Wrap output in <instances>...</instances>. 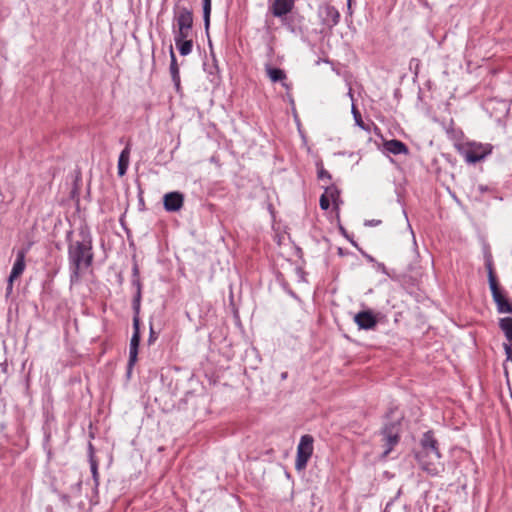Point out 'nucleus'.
Instances as JSON below:
<instances>
[{"label":"nucleus","mask_w":512,"mask_h":512,"mask_svg":"<svg viewBox=\"0 0 512 512\" xmlns=\"http://www.w3.org/2000/svg\"><path fill=\"white\" fill-rule=\"evenodd\" d=\"M188 37L189 36L182 37L180 35H175L174 37L176 47L182 56H186L192 51L193 42L192 40H189Z\"/></svg>","instance_id":"17"},{"label":"nucleus","mask_w":512,"mask_h":512,"mask_svg":"<svg viewBox=\"0 0 512 512\" xmlns=\"http://www.w3.org/2000/svg\"><path fill=\"white\" fill-rule=\"evenodd\" d=\"M339 197V191L338 189L331 185L325 187V193L321 195L320 197V207L323 210H327L330 207V199L333 202H336V198Z\"/></svg>","instance_id":"14"},{"label":"nucleus","mask_w":512,"mask_h":512,"mask_svg":"<svg viewBox=\"0 0 512 512\" xmlns=\"http://www.w3.org/2000/svg\"><path fill=\"white\" fill-rule=\"evenodd\" d=\"M352 113H353V116H354V119L356 121V124L358 126H360L361 128H364V123L362 121V118H361V114L360 112L356 109V107L353 105L352 106Z\"/></svg>","instance_id":"24"},{"label":"nucleus","mask_w":512,"mask_h":512,"mask_svg":"<svg viewBox=\"0 0 512 512\" xmlns=\"http://www.w3.org/2000/svg\"><path fill=\"white\" fill-rule=\"evenodd\" d=\"M294 6V0H274L269 9L274 17L283 18L292 12Z\"/></svg>","instance_id":"9"},{"label":"nucleus","mask_w":512,"mask_h":512,"mask_svg":"<svg viewBox=\"0 0 512 512\" xmlns=\"http://www.w3.org/2000/svg\"><path fill=\"white\" fill-rule=\"evenodd\" d=\"M491 144H482L477 142H466L458 146V152L464 157L466 162L475 164L483 160L492 152Z\"/></svg>","instance_id":"4"},{"label":"nucleus","mask_w":512,"mask_h":512,"mask_svg":"<svg viewBox=\"0 0 512 512\" xmlns=\"http://www.w3.org/2000/svg\"><path fill=\"white\" fill-rule=\"evenodd\" d=\"M178 31L175 35L189 36L193 26V14L187 7H179L176 12Z\"/></svg>","instance_id":"8"},{"label":"nucleus","mask_w":512,"mask_h":512,"mask_svg":"<svg viewBox=\"0 0 512 512\" xmlns=\"http://www.w3.org/2000/svg\"><path fill=\"white\" fill-rule=\"evenodd\" d=\"M488 281L492 292L493 300L497 305L498 312L512 314V303L506 298L503 291L501 290L497 278L491 267H489L488 271Z\"/></svg>","instance_id":"5"},{"label":"nucleus","mask_w":512,"mask_h":512,"mask_svg":"<svg viewBox=\"0 0 512 512\" xmlns=\"http://www.w3.org/2000/svg\"><path fill=\"white\" fill-rule=\"evenodd\" d=\"M211 0H203V19L206 31L210 26Z\"/></svg>","instance_id":"22"},{"label":"nucleus","mask_w":512,"mask_h":512,"mask_svg":"<svg viewBox=\"0 0 512 512\" xmlns=\"http://www.w3.org/2000/svg\"><path fill=\"white\" fill-rule=\"evenodd\" d=\"M323 13V23L325 25L332 27L338 24L340 14L334 6L326 4L323 8Z\"/></svg>","instance_id":"13"},{"label":"nucleus","mask_w":512,"mask_h":512,"mask_svg":"<svg viewBox=\"0 0 512 512\" xmlns=\"http://www.w3.org/2000/svg\"><path fill=\"white\" fill-rule=\"evenodd\" d=\"M313 437L311 435H303L297 447V456L295 468L298 471L305 469L307 463L313 453Z\"/></svg>","instance_id":"6"},{"label":"nucleus","mask_w":512,"mask_h":512,"mask_svg":"<svg viewBox=\"0 0 512 512\" xmlns=\"http://www.w3.org/2000/svg\"><path fill=\"white\" fill-rule=\"evenodd\" d=\"M265 71L271 82L277 83L280 82L281 85L286 89H291V84L286 82L287 75L284 70L276 67H272L271 65L265 66Z\"/></svg>","instance_id":"11"},{"label":"nucleus","mask_w":512,"mask_h":512,"mask_svg":"<svg viewBox=\"0 0 512 512\" xmlns=\"http://www.w3.org/2000/svg\"><path fill=\"white\" fill-rule=\"evenodd\" d=\"M384 148L394 155L408 154L409 150L406 144L397 139H392L384 142Z\"/></svg>","instance_id":"16"},{"label":"nucleus","mask_w":512,"mask_h":512,"mask_svg":"<svg viewBox=\"0 0 512 512\" xmlns=\"http://www.w3.org/2000/svg\"><path fill=\"white\" fill-rule=\"evenodd\" d=\"M317 166H318V179H320V180H324V179L331 180L330 173L327 170H325L322 165L317 164Z\"/></svg>","instance_id":"23"},{"label":"nucleus","mask_w":512,"mask_h":512,"mask_svg":"<svg viewBox=\"0 0 512 512\" xmlns=\"http://www.w3.org/2000/svg\"><path fill=\"white\" fill-rule=\"evenodd\" d=\"M25 254V250L18 251L16 261L13 265L8 281L13 282L15 278L19 277L23 273L25 269Z\"/></svg>","instance_id":"15"},{"label":"nucleus","mask_w":512,"mask_h":512,"mask_svg":"<svg viewBox=\"0 0 512 512\" xmlns=\"http://www.w3.org/2000/svg\"><path fill=\"white\" fill-rule=\"evenodd\" d=\"M156 338H157V335H156L152 325H150L149 343H152L153 341H155Z\"/></svg>","instance_id":"26"},{"label":"nucleus","mask_w":512,"mask_h":512,"mask_svg":"<svg viewBox=\"0 0 512 512\" xmlns=\"http://www.w3.org/2000/svg\"><path fill=\"white\" fill-rule=\"evenodd\" d=\"M499 327L503 331L507 341H512V317L501 318Z\"/></svg>","instance_id":"20"},{"label":"nucleus","mask_w":512,"mask_h":512,"mask_svg":"<svg viewBox=\"0 0 512 512\" xmlns=\"http://www.w3.org/2000/svg\"><path fill=\"white\" fill-rule=\"evenodd\" d=\"M129 156H130V149L129 147H125V149L121 152L118 160V174L119 176H123L128 168L129 164Z\"/></svg>","instance_id":"19"},{"label":"nucleus","mask_w":512,"mask_h":512,"mask_svg":"<svg viewBox=\"0 0 512 512\" xmlns=\"http://www.w3.org/2000/svg\"><path fill=\"white\" fill-rule=\"evenodd\" d=\"M12 283L13 282H10L9 281V284H8V287H7V292L10 293L12 291Z\"/></svg>","instance_id":"28"},{"label":"nucleus","mask_w":512,"mask_h":512,"mask_svg":"<svg viewBox=\"0 0 512 512\" xmlns=\"http://www.w3.org/2000/svg\"><path fill=\"white\" fill-rule=\"evenodd\" d=\"M355 323L360 329H373L377 325V319L372 311L365 310L357 313L354 317Z\"/></svg>","instance_id":"10"},{"label":"nucleus","mask_w":512,"mask_h":512,"mask_svg":"<svg viewBox=\"0 0 512 512\" xmlns=\"http://www.w3.org/2000/svg\"><path fill=\"white\" fill-rule=\"evenodd\" d=\"M400 424L398 422H392L389 424H385V426L381 430V434L383 436L382 441L384 442L385 450L382 454V457L385 458L393 449V447L398 444L400 436Z\"/></svg>","instance_id":"7"},{"label":"nucleus","mask_w":512,"mask_h":512,"mask_svg":"<svg viewBox=\"0 0 512 512\" xmlns=\"http://www.w3.org/2000/svg\"><path fill=\"white\" fill-rule=\"evenodd\" d=\"M440 457L438 442L433 433L431 431L424 433L421 439V449L416 453L421 468L431 475L438 474L440 471Z\"/></svg>","instance_id":"1"},{"label":"nucleus","mask_w":512,"mask_h":512,"mask_svg":"<svg viewBox=\"0 0 512 512\" xmlns=\"http://www.w3.org/2000/svg\"><path fill=\"white\" fill-rule=\"evenodd\" d=\"M133 284L136 286L137 291L136 295L133 299V335L130 340V347H129V360L127 365V374L130 375L133 366L135 365L137 361L138 356V348L140 344V303H141V283L139 279H135L133 281Z\"/></svg>","instance_id":"2"},{"label":"nucleus","mask_w":512,"mask_h":512,"mask_svg":"<svg viewBox=\"0 0 512 512\" xmlns=\"http://www.w3.org/2000/svg\"><path fill=\"white\" fill-rule=\"evenodd\" d=\"M381 224V220H367L365 221L366 226H377Z\"/></svg>","instance_id":"27"},{"label":"nucleus","mask_w":512,"mask_h":512,"mask_svg":"<svg viewBox=\"0 0 512 512\" xmlns=\"http://www.w3.org/2000/svg\"><path fill=\"white\" fill-rule=\"evenodd\" d=\"M286 377H287V373L286 372L282 373L281 378L285 379Z\"/></svg>","instance_id":"30"},{"label":"nucleus","mask_w":512,"mask_h":512,"mask_svg":"<svg viewBox=\"0 0 512 512\" xmlns=\"http://www.w3.org/2000/svg\"><path fill=\"white\" fill-rule=\"evenodd\" d=\"M89 450H90V460L89 461H90L92 476H93L95 484L98 485V481H99L98 462L93 455L92 444H89Z\"/></svg>","instance_id":"21"},{"label":"nucleus","mask_w":512,"mask_h":512,"mask_svg":"<svg viewBox=\"0 0 512 512\" xmlns=\"http://www.w3.org/2000/svg\"><path fill=\"white\" fill-rule=\"evenodd\" d=\"M170 57H171L170 74H171V77H172V80L174 82L176 89L179 90V88H180L179 67H178L176 56L174 54L172 46H170Z\"/></svg>","instance_id":"18"},{"label":"nucleus","mask_w":512,"mask_h":512,"mask_svg":"<svg viewBox=\"0 0 512 512\" xmlns=\"http://www.w3.org/2000/svg\"><path fill=\"white\" fill-rule=\"evenodd\" d=\"M133 274H134V276H137V275H138V267H137V266H134V268H133Z\"/></svg>","instance_id":"29"},{"label":"nucleus","mask_w":512,"mask_h":512,"mask_svg":"<svg viewBox=\"0 0 512 512\" xmlns=\"http://www.w3.org/2000/svg\"><path fill=\"white\" fill-rule=\"evenodd\" d=\"M183 195L179 192H170L164 195V208L167 211H178L183 206Z\"/></svg>","instance_id":"12"},{"label":"nucleus","mask_w":512,"mask_h":512,"mask_svg":"<svg viewBox=\"0 0 512 512\" xmlns=\"http://www.w3.org/2000/svg\"><path fill=\"white\" fill-rule=\"evenodd\" d=\"M504 350L507 356V360L512 361V341H508V343H504Z\"/></svg>","instance_id":"25"},{"label":"nucleus","mask_w":512,"mask_h":512,"mask_svg":"<svg viewBox=\"0 0 512 512\" xmlns=\"http://www.w3.org/2000/svg\"><path fill=\"white\" fill-rule=\"evenodd\" d=\"M90 251V242L85 243L76 241L69 245L68 253L69 260L72 265L73 276L78 277L79 271L82 268H87L91 265L93 255Z\"/></svg>","instance_id":"3"}]
</instances>
